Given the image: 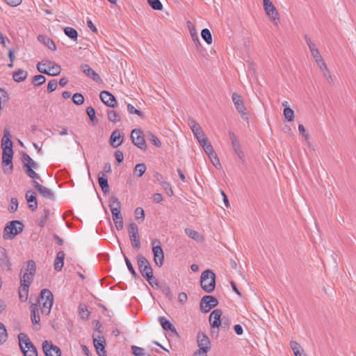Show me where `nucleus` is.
Wrapping results in <instances>:
<instances>
[{"label": "nucleus", "instance_id": "obj_1", "mask_svg": "<svg viewBox=\"0 0 356 356\" xmlns=\"http://www.w3.org/2000/svg\"><path fill=\"white\" fill-rule=\"evenodd\" d=\"M54 302V296L49 289H43L40 292L38 303L42 314H49Z\"/></svg>", "mask_w": 356, "mask_h": 356}, {"label": "nucleus", "instance_id": "obj_2", "mask_svg": "<svg viewBox=\"0 0 356 356\" xmlns=\"http://www.w3.org/2000/svg\"><path fill=\"white\" fill-rule=\"evenodd\" d=\"M202 289L207 293H211L216 286V275L211 270H206L202 273L200 277Z\"/></svg>", "mask_w": 356, "mask_h": 356}, {"label": "nucleus", "instance_id": "obj_3", "mask_svg": "<svg viewBox=\"0 0 356 356\" xmlns=\"http://www.w3.org/2000/svg\"><path fill=\"white\" fill-rule=\"evenodd\" d=\"M37 70L43 74L50 76H57L60 74L61 68L59 65L49 60H42L37 64Z\"/></svg>", "mask_w": 356, "mask_h": 356}, {"label": "nucleus", "instance_id": "obj_4", "mask_svg": "<svg viewBox=\"0 0 356 356\" xmlns=\"http://www.w3.org/2000/svg\"><path fill=\"white\" fill-rule=\"evenodd\" d=\"M19 344L24 356H38L36 348L24 333L18 334Z\"/></svg>", "mask_w": 356, "mask_h": 356}, {"label": "nucleus", "instance_id": "obj_5", "mask_svg": "<svg viewBox=\"0 0 356 356\" xmlns=\"http://www.w3.org/2000/svg\"><path fill=\"white\" fill-rule=\"evenodd\" d=\"M24 229V224L19 220H13L7 224L3 231L4 239H12Z\"/></svg>", "mask_w": 356, "mask_h": 356}, {"label": "nucleus", "instance_id": "obj_6", "mask_svg": "<svg viewBox=\"0 0 356 356\" xmlns=\"http://www.w3.org/2000/svg\"><path fill=\"white\" fill-rule=\"evenodd\" d=\"M264 9L266 15L274 25L280 22V14L275 6L270 0H263Z\"/></svg>", "mask_w": 356, "mask_h": 356}, {"label": "nucleus", "instance_id": "obj_7", "mask_svg": "<svg viewBox=\"0 0 356 356\" xmlns=\"http://www.w3.org/2000/svg\"><path fill=\"white\" fill-rule=\"evenodd\" d=\"M137 263L142 276L144 277H151L150 275L153 274V270L149 261L145 257L140 254L137 256Z\"/></svg>", "mask_w": 356, "mask_h": 356}, {"label": "nucleus", "instance_id": "obj_8", "mask_svg": "<svg viewBox=\"0 0 356 356\" xmlns=\"http://www.w3.org/2000/svg\"><path fill=\"white\" fill-rule=\"evenodd\" d=\"M128 233L132 247L134 249H139L140 248V241L138 234V227L136 223L131 222L129 225Z\"/></svg>", "mask_w": 356, "mask_h": 356}, {"label": "nucleus", "instance_id": "obj_9", "mask_svg": "<svg viewBox=\"0 0 356 356\" xmlns=\"http://www.w3.org/2000/svg\"><path fill=\"white\" fill-rule=\"evenodd\" d=\"M232 102L236 108L237 111L241 114V118L243 120H248V115L246 112V108L243 104V98L238 93H233L232 96Z\"/></svg>", "mask_w": 356, "mask_h": 356}, {"label": "nucleus", "instance_id": "obj_10", "mask_svg": "<svg viewBox=\"0 0 356 356\" xmlns=\"http://www.w3.org/2000/svg\"><path fill=\"white\" fill-rule=\"evenodd\" d=\"M152 252L154 254V260L156 266H161L164 261V253L160 245L159 240H154L152 242Z\"/></svg>", "mask_w": 356, "mask_h": 356}, {"label": "nucleus", "instance_id": "obj_11", "mask_svg": "<svg viewBox=\"0 0 356 356\" xmlns=\"http://www.w3.org/2000/svg\"><path fill=\"white\" fill-rule=\"evenodd\" d=\"M188 125L191 129L194 136L196 138L200 144L207 140V138L204 134L202 127L197 122L193 119H191L188 122Z\"/></svg>", "mask_w": 356, "mask_h": 356}, {"label": "nucleus", "instance_id": "obj_12", "mask_svg": "<svg viewBox=\"0 0 356 356\" xmlns=\"http://www.w3.org/2000/svg\"><path fill=\"white\" fill-rule=\"evenodd\" d=\"M218 303L217 299L213 296H205L201 299L200 309L203 313H207L217 306Z\"/></svg>", "mask_w": 356, "mask_h": 356}, {"label": "nucleus", "instance_id": "obj_13", "mask_svg": "<svg viewBox=\"0 0 356 356\" xmlns=\"http://www.w3.org/2000/svg\"><path fill=\"white\" fill-rule=\"evenodd\" d=\"M131 138L133 143L138 148L143 150L146 149L145 140L140 129H134L131 133Z\"/></svg>", "mask_w": 356, "mask_h": 356}, {"label": "nucleus", "instance_id": "obj_14", "mask_svg": "<svg viewBox=\"0 0 356 356\" xmlns=\"http://www.w3.org/2000/svg\"><path fill=\"white\" fill-rule=\"evenodd\" d=\"M42 350L45 356H61V350L59 347L44 341L42 343Z\"/></svg>", "mask_w": 356, "mask_h": 356}, {"label": "nucleus", "instance_id": "obj_15", "mask_svg": "<svg viewBox=\"0 0 356 356\" xmlns=\"http://www.w3.org/2000/svg\"><path fill=\"white\" fill-rule=\"evenodd\" d=\"M197 344L200 349L209 351L211 348V343L209 337L204 332H200L197 334Z\"/></svg>", "mask_w": 356, "mask_h": 356}, {"label": "nucleus", "instance_id": "obj_16", "mask_svg": "<svg viewBox=\"0 0 356 356\" xmlns=\"http://www.w3.org/2000/svg\"><path fill=\"white\" fill-rule=\"evenodd\" d=\"M33 186L35 188H36L38 190V191L39 192V193L44 197L47 198V199H49V200H54V192L40 184L38 181H33Z\"/></svg>", "mask_w": 356, "mask_h": 356}, {"label": "nucleus", "instance_id": "obj_17", "mask_svg": "<svg viewBox=\"0 0 356 356\" xmlns=\"http://www.w3.org/2000/svg\"><path fill=\"white\" fill-rule=\"evenodd\" d=\"M305 42L309 47V49L311 52V54H312L314 60H316L323 58L318 48L316 47V45L314 44V42L312 40V39L309 36L305 35Z\"/></svg>", "mask_w": 356, "mask_h": 356}, {"label": "nucleus", "instance_id": "obj_18", "mask_svg": "<svg viewBox=\"0 0 356 356\" xmlns=\"http://www.w3.org/2000/svg\"><path fill=\"white\" fill-rule=\"evenodd\" d=\"M99 97L102 102L109 107H115L116 105V100L115 97L108 91H102L100 93Z\"/></svg>", "mask_w": 356, "mask_h": 356}, {"label": "nucleus", "instance_id": "obj_19", "mask_svg": "<svg viewBox=\"0 0 356 356\" xmlns=\"http://www.w3.org/2000/svg\"><path fill=\"white\" fill-rule=\"evenodd\" d=\"M222 312L220 309L213 310L209 316V323L213 328H218L221 325L220 317Z\"/></svg>", "mask_w": 356, "mask_h": 356}, {"label": "nucleus", "instance_id": "obj_20", "mask_svg": "<svg viewBox=\"0 0 356 356\" xmlns=\"http://www.w3.org/2000/svg\"><path fill=\"white\" fill-rule=\"evenodd\" d=\"M320 71L323 73L324 77L329 81H332L331 74L327 67V65L323 58L315 60Z\"/></svg>", "mask_w": 356, "mask_h": 356}, {"label": "nucleus", "instance_id": "obj_21", "mask_svg": "<svg viewBox=\"0 0 356 356\" xmlns=\"http://www.w3.org/2000/svg\"><path fill=\"white\" fill-rule=\"evenodd\" d=\"M13 155H2V165H3V172L11 174L13 170Z\"/></svg>", "mask_w": 356, "mask_h": 356}, {"label": "nucleus", "instance_id": "obj_22", "mask_svg": "<svg viewBox=\"0 0 356 356\" xmlns=\"http://www.w3.org/2000/svg\"><path fill=\"white\" fill-rule=\"evenodd\" d=\"M0 266L2 269L10 270V262L5 248L0 247Z\"/></svg>", "mask_w": 356, "mask_h": 356}, {"label": "nucleus", "instance_id": "obj_23", "mask_svg": "<svg viewBox=\"0 0 356 356\" xmlns=\"http://www.w3.org/2000/svg\"><path fill=\"white\" fill-rule=\"evenodd\" d=\"M83 72L97 83H102V81L97 73H96L89 65L84 64L81 65Z\"/></svg>", "mask_w": 356, "mask_h": 356}, {"label": "nucleus", "instance_id": "obj_24", "mask_svg": "<svg viewBox=\"0 0 356 356\" xmlns=\"http://www.w3.org/2000/svg\"><path fill=\"white\" fill-rule=\"evenodd\" d=\"M38 167V163L32 160L30 163L25 167L26 175L31 179H39L40 178V175L33 170V169H37Z\"/></svg>", "mask_w": 356, "mask_h": 356}, {"label": "nucleus", "instance_id": "obj_25", "mask_svg": "<svg viewBox=\"0 0 356 356\" xmlns=\"http://www.w3.org/2000/svg\"><path fill=\"white\" fill-rule=\"evenodd\" d=\"M26 200L29 203V208L34 211L38 208V202L35 197V193L32 191H28L26 193Z\"/></svg>", "mask_w": 356, "mask_h": 356}, {"label": "nucleus", "instance_id": "obj_26", "mask_svg": "<svg viewBox=\"0 0 356 356\" xmlns=\"http://www.w3.org/2000/svg\"><path fill=\"white\" fill-rule=\"evenodd\" d=\"M123 142L122 136L118 130H115L110 138L111 145L116 148L120 146Z\"/></svg>", "mask_w": 356, "mask_h": 356}, {"label": "nucleus", "instance_id": "obj_27", "mask_svg": "<svg viewBox=\"0 0 356 356\" xmlns=\"http://www.w3.org/2000/svg\"><path fill=\"white\" fill-rule=\"evenodd\" d=\"M113 220L115 226L118 230H122L124 227L123 218L121 214V211H113L111 212Z\"/></svg>", "mask_w": 356, "mask_h": 356}, {"label": "nucleus", "instance_id": "obj_28", "mask_svg": "<svg viewBox=\"0 0 356 356\" xmlns=\"http://www.w3.org/2000/svg\"><path fill=\"white\" fill-rule=\"evenodd\" d=\"M159 321L161 325L162 326L163 330H169L176 335L178 334L177 330H176L175 327L174 326V325L170 321H169L168 319H166L165 317H163V316L159 317Z\"/></svg>", "mask_w": 356, "mask_h": 356}, {"label": "nucleus", "instance_id": "obj_29", "mask_svg": "<svg viewBox=\"0 0 356 356\" xmlns=\"http://www.w3.org/2000/svg\"><path fill=\"white\" fill-rule=\"evenodd\" d=\"M30 309H31V321L34 325H38V327H37V329H38L40 327V316H39L38 311L37 304H31Z\"/></svg>", "mask_w": 356, "mask_h": 356}, {"label": "nucleus", "instance_id": "obj_30", "mask_svg": "<svg viewBox=\"0 0 356 356\" xmlns=\"http://www.w3.org/2000/svg\"><path fill=\"white\" fill-rule=\"evenodd\" d=\"M11 135L8 129H5L3 131V136L1 139L2 148H13V143L10 140Z\"/></svg>", "mask_w": 356, "mask_h": 356}, {"label": "nucleus", "instance_id": "obj_31", "mask_svg": "<svg viewBox=\"0 0 356 356\" xmlns=\"http://www.w3.org/2000/svg\"><path fill=\"white\" fill-rule=\"evenodd\" d=\"M38 40L45 44L49 49L52 51L56 50V46L54 42L50 38L45 35H39L38 36Z\"/></svg>", "mask_w": 356, "mask_h": 356}, {"label": "nucleus", "instance_id": "obj_32", "mask_svg": "<svg viewBox=\"0 0 356 356\" xmlns=\"http://www.w3.org/2000/svg\"><path fill=\"white\" fill-rule=\"evenodd\" d=\"M65 253L63 251H59L54 261V269L57 271L62 270L64 264Z\"/></svg>", "mask_w": 356, "mask_h": 356}, {"label": "nucleus", "instance_id": "obj_33", "mask_svg": "<svg viewBox=\"0 0 356 356\" xmlns=\"http://www.w3.org/2000/svg\"><path fill=\"white\" fill-rule=\"evenodd\" d=\"M98 182H99L100 187L102 188V191L104 193H106L109 191L110 188H109V186L108 184V180H107L106 177L105 176V175L103 172H100L99 174Z\"/></svg>", "mask_w": 356, "mask_h": 356}, {"label": "nucleus", "instance_id": "obj_34", "mask_svg": "<svg viewBox=\"0 0 356 356\" xmlns=\"http://www.w3.org/2000/svg\"><path fill=\"white\" fill-rule=\"evenodd\" d=\"M29 286L25 284H21L19 288V296L22 302H25L28 299Z\"/></svg>", "mask_w": 356, "mask_h": 356}, {"label": "nucleus", "instance_id": "obj_35", "mask_svg": "<svg viewBox=\"0 0 356 356\" xmlns=\"http://www.w3.org/2000/svg\"><path fill=\"white\" fill-rule=\"evenodd\" d=\"M104 341H102V339H94V346L96 348V351H97V353L99 355V356H105L106 355V351H105V348H104Z\"/></svg>", "mask_w": 356, "mask_h": 356}, {"label": "nucleus", "instance_id": "obj_36", "mask_svg": "<svg viewBox=\"0 0 356 356\" xmlns=\"http://www.w3.org/2000/svg\"><path fill=\"white\" fill-rule=\"evenodd\" d=\"M109 207L111 212L119 211L121 210V203L116 197H111L109 199Z\"/></svg>", "mask_w": 356, "mask_h": 356}, {"label": "nucleus", "instance_id": "obj_37", "mask_svg": "<svg viewBox=\"0 0 356 356\" xmlns=\"http://www.w3.org/2000/svg\"><path fill=\"white\" fill-rule=\"evenodd\" d=\"M27 76L28 72L26 71L19 69L13 73V77L16 82H21L25 80Z\"/></svg>", "mask_w": 356, "mask_h": 356}, {"label": "nucleus", "instance_id": "obj_38", "mask_svg": "<svg viewBox=\"0 0 356 356\" xmlns=\"http://www.w3.org/2000/svg\"><path fill=\"white\" fill-rule=\"evenodd\" d=\"M65 34L71 40L74 41L77 40L78 33L76 29L72 27L66 26L63 29Z\"/></svg>", "mask_w": 356, "mask_h": 356}, {"label": "nucleus", "instance_id": "obj_39", "mask_svg": "<svg viewBox=\"0 0 356 356\" xmlns=\"http://www.w3.org/2000/svg\"><path fill=\"white\" fill-rule=\"evenodd\" d=\"M283 115H284V119L287 122L293 121L294 117H295L294 111L290 107H286L284 108Z\"/></svg>", "mask_w": 356, "mask_h": 356}, {"label": "nucleus", "instance_id": "obj_40", "mask_svg": "<svg viewBox=\"0 0 356 356\" xmlns=\"http://www.w3.org/2000/svg\"><path fill=\"white\" fill-rule=\"evenodd\" d=\"M34 275L31 273H23L20 277V283L25 284L28 286L31 284L33 281Z\"/></svg>", "mask_w": 356, "mask_h": 356}, {"label": "nucleus", "instance_id": "obj_41", "mask_svg": "<svg viewBox=\"0 0 356 356\" xmlns=\"http://www.w3.org/2000/svg\"><path fill=\"white\" fill-rule=\"evenodd\" d=\"M200 145L202 146V147L204 150L205 153L208 155V156L215 153V151L213 150V148L211 143H209L208 139L207 140H204L203 143H201Z\"/></svg>", "mask_w": 356, "mask_h": 356}, {"label": "nucleus", "instance_id": "obj_42", "mask_svg": "<svg viewBox=\"0 0 356 356\" xmlns=\"http://www.w3.org/2000/svg\"><path fill=\"white\" fill-rule=\"evenodd\" d=\"M185 233L188 237L191 238L192 239L196 241H199L202 238L201 236L197 232L191 229H185Z\"/></svg>", "mask_w": 356, "mask_h": 356}, {"label": "nucleus", "instance_id": "obj_43", "mask_svg": "<svg viewBox=\"0 0 356 356\" xmlns=\"http://www.w3.org/2000/svg\"><path fill=\"white\" fill-rule=\"evenodd\" d=\"M290 346L295 356H302L304 355L300 352L301 346L296 341H291Z\"/></svg>", "mask_w": 356, "mask_h": 356}, {"label": "nucleus", "instance_id": "obj_44", "mask_svg": "<svg viewBox=\"0 0 356 356\" xmlns=\"http://www.w3.org/2000/svg\"><path fill=\"white\" fill-rule=\"evenodd\" d=\"M202 39L209 44L212 43V36L209 29H204L201 32Z\"/></svg>", "mask_w": 356, "mask_h": 356}, {"label": "nucleus", "instance_id": "obj_45", "mask_svg": "<svg viewBox=\"0 0 356 356\" xmlns=\"http://www.w3.org/2000/svg\"><path fill=\"white\" fill-rule=\"evenodd\" d=\"M8 338L7 331L4 325L0 323V345L6 341Z\"/></svg>", "mask_w": 356, "mask_h": 356}, {"label": "nucleus", "instance_id": "obj_46", "mask_svg": "<svg viewBox=\"0 0 356 356\" xmlns=\"http://www.w3.org/2000/svg\"><path fill=\"white\" fill-rule=\"evenodd\" d=\"M146 165L144 163H138L135 166L134 172L138 177H140L146 171Z\"/></svg>", "mask_w": 356, "mask_h": 356}, {"label": "nucleus", "instance_id": "obj_47", "mask_svg": "<svg viewBox=\"0 0 356 356\" xmlns=\"http://www.w3.org/2000/svg\"><path fill=\"white\" fill-rule=\"evenodd\" d=\"M147 2L154 10H161L163 8V5L159 0H147Z\"/></svg>", "mask_w": 356, "mask_h": 356}, {"label": "nucleus", "instance_id": "obj_48", "mask_svg": "<svg viewBox=\"0 0 356 356\" xmlns=\"http://www.w3.org/2000/svg\"><path fill=\"white\" fill-rule=\"evenodd\" d=\"M24 273H31L35 275V264L33 260H30L27 262L26 268Z\"/></svg>", "mask_w": 356, "mask_h": 356}, {"label": "nucleus", "instance_id": "obj_49", "mask_svg": "<svg viewBox=\"0 0 356 356\" xmlns=\"http://www.w3.org/2000/svg\"><path fill=\"white\" fill-rule=\"evenodd\" d=\"M108 118L110 121L117 122L120 120V116L115 111H108Z\"/></svg>", "mask_w": 356, "mask_h": 356}, {"label": "nucleus", "instance_id": "obj_50", "mask_svg": "<svg viewBox=\"0 0 356 356\" xmlns=\"http://www.w3.org/2000/svg\"><path fill=\"white\" fill-rule=\"evenodd\" d=\"M132 354L134 356H143L145 355V350L136 346H131Z\"/></svg>", "mask_w": 356, "mask_h": 356}, {"label": "nucleus", "instance_id": "obj_51", "mask_svg": "<svg viewBox=\"0 0 356 356\" xmlns=\"http://www.w3.org/2000/svg\"><path fill=\"white\" fill-rule=\"evenodd\" d=\"M72 101L76 105H81L84 102V97L81 93H75L72 97Z\"/></svg>", "mask_w": 356, "mask_h": 356}, {"label": "nucleus", "instance_id": "obj_52", "mask_svg": "<svg viewBox=\"0 0 356 356\" xmlns=\"http://www.w3.org/2000/svg\"><path fill=\"white\" fill-rule=\"evenodd\" d=\"M135 218L136 220H141L142 221L145 218V211L141 207H137L134 211Z\"/></svg>", "mask_w": 356, "mask_h": 356}, {"label": "nucleus", "instance_id": "obj_53", "mask_svg": "<svg viewBox=\"0 0 356 356\" xmlns=\"http://www.w3.org/2000/svg\"><path fill=\"white\" fill-rule=\"evenodd\" d=\"M8 95L7 92L0 88V109H2L3 104H4L8 101Z\"/></svg>", "mask_w": 356, "mask_h": 356}, {"label": "nucleus", "instance_id": "obj_54", "mask_svg": "<svg viewBox=\"0 0 356 356\" xmlns=\"http://www.w3.org/2000/svg\"><path fill=\"white\" fill-rule=\"evenodd\" d=\"M45 81H46L45 77L43 75H40V74L35 75L33 78V83L36 86H40V85L42 84L43 83L45 82Z\"/></svg>", "mask_w": 356, "mask_h": 356}, {"label": "nucleus", "instance_id": "obj_55", "mask_svg": "<svg viewBox=\"0 0 356 356\" xmlns=\"http://www.w3.org/2000/svg\"><path fill=\"white\" fill-rule=\"evenodd\" d=\"M209 158L211 160V161L213 163V165L216 168H221V165H220V161H219V159H218L216 152L212 154L211 156H209Z\"/></svg>", "mask_w": 356, "mask_h": 356}, {"label": "nucleus", "instance_id": "obj_56", "mask_svg": "<svg viewBox=\"0 0 356 356\" xmlns=\"http://www.w3.org/2000/svg\"><path fill=\"white\" fill-rule=\"evenodd\" d=\"M18 208V201L15 197H12L10 200V204L9 207V211L10 213H15Z\"/></svg>", "mask_w": 356, "mask_h": 356}, {"label": "nucleus", "instance_id": "obj_57", "mask_svg": "<svg viewBox=\"0 0 356 356\" xmlns=\"http://www.w3.org/2000/svg\"><path fill=\"white\" fill-rule=\"evenodd\" d=\"M232 145L233 149H234V152H236V154H237V156L241 159L243 156V153L241 149L239 142L238 141H237L236 143L234 142Z\"/></svg>", "mask_w": 356, "mask_h": 356}, {"label": "nucleus", "instance_id": "obj_58", "mask_svg": "<svg viewBox=\"0 0 356 356\" xmlns=\"http://www.w3.org/2000/svg\"><path fill=\"white\" fill-rule=\"evenodd\" d=\"M124 261H125V263H126V265L127 266V268L129 269V272L131 273V275L136 277H137V273L135 271L130 260L126 257L124 256Z\"/></svg>", "mask_w": 356, "mask_h": 356}, {"label": "nucleus", "instance_id": "obj_59", "mask_svg": "<svg viewBox=\"0 0 356 356\" xmlns=\"http://www.w3.org/2000/svg\"><path fill=\"white\" fill-rule=\"evenodd\" d=\"M127 111L130 114H136L139 117H143V113L140 111L136 109L133 105L129 104L127 105Z\"/></svg>", "mask_w": 356, "mask_h": 356}, {"label": "nucleus", "instance_id": "obj_60", "mask_svg": "<svg viewBox=\"0 0 356 356\" xmlns=\"http://www.w3.org/2000/svg\"><path fill=\"white\" fill-rule=\"evenodd\" d=\"M79 314L81 315V317L82 318H88L89 316V312L88 311L87 308L84 305H80L79 307Z\"/></svg>", "mask_w": 356, "mask_h": 356}, {"label": "nucleus", "instance_id": "obj_61", "mask_svg": "<svg viewBox=\"0 0 356 356\" xmlns=\"http://www.w3.org/2000/svg\"><path fill=\"white\" fill-rule=\"evenodd\" d=\"M10 40L8 39V37L4 35L2 32L0 31V43L2 45L3 48H6L7 46V44L10 43Z\"/></svg>", "mask_w": 356, "mask_h": 356}, {"label": "nucleus", "instance_id": "obj_62", "mask_svg": "<svg viewBox=\"0 0 356 356\" xmlns=\"http://www.w3.org/2000/svg\"><path fill=\"white\" fill-rule=\"evenodd\" d=\"M57 86H58V83H57L56 80L52 79L50 81H49L48 86H47V89H48L49 92H51L54 91L56 89Z\"/></svg>", "mask_w": 356, "mask_h": 356}, {"label": "nucleus", "instance_id": "obj_63", "mask_svg": "<svg viewBox=\"0 0 356 356\" xmlns=\"http://www.w3.org/2000/svg\"><path fill=\"white\" fill-rule=\"evenodd\" d=\"M86 112H87V114L90 118V120L92 121V122H94L95 120V109L90 106V107H88L87 109H86Z\"/></svg>", "mask_w": 356, "mask_h": 356}, {"label": "nucleus", "instance_id": "obj_64", "mask_svg": "<svg viewBox=\"0 0 356 356\" xmlns=\"http://www.w3.org/2000/svg\"><path fill=\"white\" fill-rule=\"evenodd\" d=\"M209 351L197 348L193 354V356H207Z\"/></svg>", "mask_w": 356, "mask_h": 356}]
</instances>
